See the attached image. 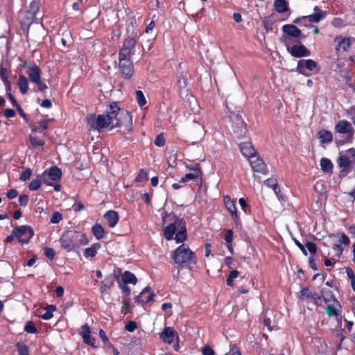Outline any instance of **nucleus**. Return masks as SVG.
<instances>
[{
  "label": "nucleus",
  "instance_id": "obj_1",
  "mask_svg": "<svg viewBox=\"0 0 355 355\" xmlns=\"http://www.w3.org/2000/svg\"><path fill=\"white\" fill-rule=\"evenodd\" d=\"M163 225L169 223L164 229V235L166 240L174 239L176 243L184 242L187 238L186 224L183 219L172 214H162Z\"/></svg>",
  "mask_w": 355,
  "mask_h": 355
},
{
  "label": "nucleus",
  "instance_id": "obj_2",
  "mask_svg": "<svg viewBox=\"0 0 355 355\" xmlns=\"http://www.w3.org/2000/svg\"><path fill=\"white\" fill-rule=\"evenodd\" d=\"M136 40L133 37H128L123 42L119 52V66L120 71L125 78H130L134 73L133 63L130 60L134 54Z\"/></svg>",
  "mask_w": 355,
  "mask_h": 355
},
{
  "label": "nucleus",
  "instance_id": "obj_3",
  "mask_svg": "<svg viewBox=\"0 0 355 355\" xmlns=\"http://www.w3.org/2000/svg\"><path fill=\"white\" fill-rule=\"evenodd\" d=\"M171 258L181 268L191 269L196 263V257L187 244H182L172 252Z\"/></svg>",
  "mask_w": 355,
  "mask_h": 355
},
{
  "label": "nucleus",
  "instance_id": "obj_4",
  "mask_svg": "<svg viewBox=\"0 0 355 355\" xmlns=\"http://www.w3.org/2000/svg\"><path fill=\"white\" fill-rule=\"evenodd\" d=\"M78 236L79 232L67 231L61 236L59 241L62 248L70 252L78 248Z\"/></svg>",
  "mask_w": 355,
  "mask_h": 355
},
{
  "label": "nucleus",
  "instance_id": "obj_5",
  "mask_svg": "<svg viewBox=\"0 0 355 355\" xmlns=\"http://www.w3.org/2000/svg\"><path fill=\"white\" fill-rule=\"evenodd\" d=\"M284 35L282 40L286 46L292 44L294 42H298L301 35V31L295 25L286 24L282 26Z\"/></svg>",
  "mask_w": 355,
  "mask_h": 355
},
{
  "label": "nucleus",
  "instance_id": "obj_6",
  "mask_svg": "<svg viewBox=\"0 0 355 355\" xmlns=\"http://www.w3.org/2000/svg\"><path fill=\"white\" fill-rule=\"evenodd\" d=\"M313 10L314 12L313 14L297 18L294 20L293 22L295 24H303L306 26H308L306 24L307 22L318 23L324 18L326 13L321 10L318 6H315Z\"/></svg>",
  "mask_w": 355,
  "mask_h": 355
},
{
  "label": "nucleus",
  "instance_id": "obj_7",
  "mask_svg": "<svg viewBox=\"0 0 355 355\" xmlns=\"http://www.w3.org/2000/svg\"><path fill=\"white\" fill-rule=\"evenodd\" d=\"M336 43V51L338 55H340L344 52L355 49V38L336 36L334 40Z\"/></svg>",
  "mask_w": 355,
  "mask_h": 355
},
{
  "label": "nucleus",
  "instance_id": "obj_8",
  "mask_svg": "<svg viewBox=\"0 0 355 355\" xmlns=\"http://www.w3.org/2000/svg\"><path fill=\"white\" fill-rule=\"evenodd\" d=\"M13 235L21 243H28L33 235V229L27 225H21L12 230Z\"/></svg>",
  "mask_w": 355,
  "mask_h": 355
},
{
  "label": "nucleus",
  "instance_id": "obj_9",
  "mask_svg": "<svg viewBox=\"0 0 355 355\" xmlns=\"http://www.w3.org/2000/svg\"><path fill=\"white\" fill-rule=\"evenodd\" d=\"M296 70L305 76H309V72H317L319 69L317 63L311 59L300 60L298 61Z\"/></svg>",
  "mask_w": 355,
  "mask_h": 355
},
{
  "label": "nucleus",
  "instance_id": "obj_10",
  "mask_svg": "<svg viewBox=\"0 0 355 355\" xmlns=\"http://www.w3.org/2000/svg\"><path fill=\"white\" fill-rule=\"evenodd\" d=\"M126 113L121 110L117 105L114 103L110 105L107 114L105 115L110 121L112 127L118 126L121 122V116Z\"/></svg>",
  "mask_w": 355,
  "mask_h": 355
},
{
  "label": "nucleus",
  "instance_id": "obj_11",
  "mask_svg": "<svg viewBox=\"0 0 355 355\" xmlns=\"http://www.w3.org/2000/svg\"><path fill=\"white\" fill-rule=\"evenodd\" d=\"M341 305L336 299L333 300V302L328 304L325 309L326 313L329 317L335 316L337 321V326L339 329L342 327V315L340 311Z\"/></svg>",
  "mask_w": 355,
  "mask_h": 355
},
{
  "label": "nucleus",
  "instance_id": "obj_12",
  "mask_svg": "<svg viewBox=\"0 0 355 355\" xmlns=\"http://www.w3.org/2000/svg\"><path fill=\"white\" fill-rule=\"evenodd\" d=\"M335 132L344 135L346 139L350 141L353 137L354 130L349 121L341 120L335 125Z\"/></svg>",
  "mask_w": 355,
  "mask_h": 355
},
{
  "label": "nucleus",
  "instance_id": "obj_13",
  "mask_svg": "<svg viewBox=\"0 0 355 355\" xmlns=\"http://www.w3.org/2000/svg\"><path fill=\"white\" fill-rule=\"evenodd\" d=\"M288 51L294 57L300 58L310 55V51L302 44L286 46Z\"/></svg>",
  "mask_w": 355,
  "mask_h": 355
},
{
  "label": "nucleus",
  "instance_id": "obj_14",
  "mask_svg": "<svg viewBox=\"0 0 355 355\" xmlns=\"http://www.w3.org/2000/svg\"><path fill=\"white\" fill-rule=\"evenodd\" d=\"M250 165L253 170L256 172H259L263 174L267 173V167L263 160L260 158L258 155H254L249 160Z\"/></svg>",
  "mask_w": 355,
  "mask_h": 355
},
{
  "label": "nucleus",
  "instance_id": "obj_15",
  "mask_svg": "<svg viewBox=\"0 0 355 355\" xmlns=\"http://www.w3.org/2000/svg\"><path fill=\"white\" fill-rule=\"evenodd\" d=\"M160 338L164 343L171 344L175 338L178 339V335L173 328L165 327L160 334Z\"/></svg>",
  "mask_w": 355,
  "mask_h": 355
},
{
  "label": "nucleus",
  "instance_id": "obj_16",
  "mask_svg": "<svg viewBox=\"0 0 355 355\" xmlns=\"http://www.w3.org/2000/svg\"><path fill=\"white\" fill-rule=\"evenodd\" d=\"M26 73L32 83H40V80H41V71L37 65L34 64L28 67Z\"/></svg>",
  "mask_w": 355,
  "mask_h": 355
},
{
  "label": "nucleus",
  "instance_id": "obj_17",
  "mask_svg": "<svg viewBox=\"0 0 355 355\" xmlns=\"http://www.w3.org/2000/svg\"><path fill=\"white\" fill-rule=\"evenodd\" d=\"M224 204L226 209L231 214L232 218L235 221H237L239 219V216L237 214V209L235 202L230 198V196H226L224 197Z\"/></svg>",
  "mask_w": 355,
  "mask_h": 355
},
{
  "label": "nucleus",
  "instance_id": "obj_18",
  "mask_svg": "<svg viewBox=\"0 0 355 355\" xmlns=\"http://www.w3.org/2000/svg\"><path fill=\"white\" fill-rule=\"evenodd\" d=\"M234 119H236V123L234 127V132L237 137H242L245 135L246 132V125L244 121L239 116L238 114L234 115L233 119L231 117V120Z\"/></svg>",
  "mask_w": 355,
  "mask_h": 355
},
{
  "label": "nucleus",
  "instance_id": "obj_19",
  "mask_svg": "<svg viewBox=\"0 0 355 355\" xmlns=\"http://www.w3.org/2000/svg\"><path fill=\"white\" fill-rule=\"evenodd\" d=\"M240 150L245 157H248V160H250L252 157H254V155H257L253 146L249 142L241 143L240 144Z\"/></svg>",
  "mask_w": 355,
  "mask_h": 355
},
{
  "label": "nucleus",
  "instance_id": "obj_20",
  "mask_svg": "<svg viewBox=\"0 0 355 355\" xmlns=\"http://www.w3.org/2000/svg\"><path fill=\"white\" fill-rule=\"evenodd\" d=\"M104 218L107 220L110 227L113 228L117 224L119 217L116 211L110 210L104 214Z\"/></svg>",
  "mask_w": 355,
  "mask_h": 355
},
{
  "label": "nucleus",
  "instance_id": "obj_21",
  "mask_svg": "<svg viewBox=\"0 0 355 355\" xmlns=\"http://www.w3.org/2000/svg\"><path fill=\"white\" fill-rule=\"evenodd\" d=\"M155 295L151 293L150 290L148 288H144L141 293L137 297V301L141 303L146 304L150 301Z\"/></svg>",
  "mask_w": 355,
  "mask_h": 355
},
{
  "label": "nucleus",
  "instance_id": "obj_22",
  "mask_svg": "<svg viewBox=\"0 0 355 355\" xmlns=\"http://www.w3.org/2000/svg\"><path fill=\"white\" fill-rule=\"evenodd\" d=\"M82 336L84 342L91 346H94L95 338L90 335V329L87 325H84L82 328Z\"/></svg>",
  "mask_w": 355,
  "mask_h": 355
},
{
  "label": "nucleus",
  "instance_id": "obj_23",
  "mask_svg": "<svg viewBox=\"0 0 355 355\" xmlns=\"http://www.w3.org/2000/svg\"><path fill=\"white\" fill-rule=\"evenodd\" d=\"M318 139L322 144H329L332 141V134L330 131L322 130L318 133Z\"/></svg>",
  "mask_w": 355,
  "mask_h": 355
},
{
  "label": "nucleus",
  "instance_id": "obj_24",
  "mask_svg": "<svg viewBox=\"0 0 355 355\" xmlns=\"http://www.w3.org/2000/svg\"><path fill=\"white\" fill-rule=\"evenodd\" d=\"M18 87H19L20 92L22 94H27V92L28 91V81L27 78L25 76L20 75L19 76Z\"/></svg>",
  "mask_w": 355,
  "mask_h": 355
},
{
  "label": "nucleus",
  "instance_id": "obj_25",
  "mask_svg": "<svg viewBox=\"0 0 355 355\" xmlns=\"http://www.w3.org/2000/svg\"><path fill=\"white\" fill-rule=\"evenodd\" d=\"M87 127L89 130H98V116L94 114H89L86 117Z\"/></svg>",
  "mask_w": 355,
  "mask_h": 355
},
{
  "label": "nucleus",
  "instance_id": "obj_26",
  "mask_svg": "<svg viewBox=\"0 0 355 355\" xmlns=\"http://www.w3.org/2000/svg\"><path fill=\"white\" fill-rule=\"evenodd\" d=\"M35 14L29 12L28 10L24 13V16L21 18V24L24 26H29L31 24L35 21Z\"/></svg>",
  "mask_w": 355,
  "mask_h": 355
},
{
  "label": "nucleus",
  "instance_id": "obj_27",
  "mask_svg": "<svg viewBox=\"0 0 355 355\" xmlns=\"http://www.w3.org/2000/svg\"><path fill=\"white\" fill-rule=\"evenodd\" d=\"M29 141L33 147L38 149L39 150H40L44 145V141L43 139L33 134L29 136Z\"/></svg>",
  "mask_w": 355,
  "mask_h": 355
},
{
  "label": "nucleus",
  "instance_id": "obj_28",
  "mask_svg": "<svg viewBox=\"0 0 355 355\" xmlns=\"http://www.w3.org/2000/svg\"><path fill=\"white\" fill-rule=\"evenodd\" d=\"M274 7L277 12L283 13L288 10V3L285 0H275Z\"/></svg>",
  "mask_w": 355,
  "mask_h": 355
},
{
  "label": "nucleus",
  "instance_id": "obj_29",
  "mask_svg": "<svg viewBox=\"0 0 355 355\" xmlns=\"http://www.w3.org/2000/svg\"><path fill=\"white\" fill-rule=\"evenodd\" d=\"M122 282L125 284H132L135 285L137 282V279L132 272L125 271L122 275Z\"/></svg>",
  "mask_w": 355,
  "mask_h": 355
},
{
  "label": "nucleus",
  "instance_id": "obj_30",
  "mask_svg": "<svg viewBox=\"0 0 355 355\" xmlns=\"http://www.w3.org/2000/svg\"><path fill=\"white\" fill-rule=\"evenodd\" d=\"M92 231L97 240H100L103 238L105 231L101 225L98 223L94 224L92 227Z\"/></svg>",
  "mask_w": 355,
  "mask_h": 355
},
{
  "label": "nucleus",
  "instance_id": "obj_31",
  "mask_svg": "<svg viewBox=\"0 0 355 355\" xmlns=\"http://www.w3.org/2000/svg\"><path fill=\"white\" fill-rule=\"evenodd\" d=\"M101 248V244L96 243L91 247L85 249L84 254L86 257L93 258L96 256L97 251Z\"/></svg>",
  "mask_w": 355,
  "mask_h": 355
},
{
  "label": "nucleus",
  "instance_id": "obj_32",
  "mask_svg": "<svg viewBox=\"0 0 355 355\" xmlns=\"http://www.w3.org/2000/svg\"><path fill=\"white\" fill-rule=\"evenodd\" d=\"M320 167L321 169L326 173H332L333 171V164L331 160L327 158H322L320 159Z\"/></svg>",
  "mask_w": 355,
  "mask_h": 355
},
{
  "label": "nucleus",
  "instance_id": "obj_33",
  "mask_svg": "<svg viewBox=\"0 0 355 355\" xmlns=\"http://www.w3.org/2000/svg\"><path fill=\"white\" fill-rule=\"evenodd\" d=\"M200 172L198 170H193L191 173H187L182 177L180 180V183L184 184L189 180H195L198 178Z\"/></svg>",
  "mask_w": 355,
  "mask_h": 355
},
{
  "label": "nucleus",
  "instance_id": "obj_34",
  "mask_svg": "<svg viewBox=\"0 0 355 355\" xmlns=\"http://www.w3.org/2000/svg\"><path fill=\"white\" fill-rule=\"evenodd\" d=\"M352 162H353L352 159H349V157L345 154L340 155L338 159V164L339 166L343 168H348Z\"/></svg>",
  "mask_w": 355,
  "mask_h": 355
},
{
  "label": "nucleus",
  "instance_id": "obj_35",
  "mask_svg": "<svg viewBox=\"0 0 355 355\" xmlns=\"http://www.w3.org/2000/svg\"><path fill=\"white\" fill-rule=\"evenodd\" d=\"M264 184L268 186V187H270L272 189L275 194L278 195L280 190L277 185V181L275 178H269L264 181Z\"/></svg>",
  "mask_w": 355,
  "mask_h": 355
},
{
  "label": "nucleus",
  "instance_id": "obj_36",
  "mask_svg": "<svg viewBox=\"0 0 355 355\" xmlns=\"http://www.w3.org/2000/svg\"><path fill=\"white\" fill-rule=\"evenodd\" d=\"M110 119L104 114L98 116V127L99 128H105L111 125Z\"/></svg>",
  "mask_w": 355,
  "mask_h": 355
},
{
  "label": "nucleus",
  "instance_id": "obj_37",
  "mask_svg": "<svg viewBox=\"0 0 355 355\" xmlns=\"http://www.w3.org/2000/svg\"><path fill=\"white\" fill-rule=\"evenodd\" d=\"M48 175L52 180L56 181L61 177V171L56 166L52 167L50 168Z\"/></svg>",
  "mask_w": 355,
  "mask_h": 355
},
{
  "label": "nucleus",
  "instance_id": "obj_38",
  "mask_svg": "<svg viewBox=\"0 0 355 355\" xmlns=\"http://www.w3.org/2000/svg\"><path fill=\"white\" fill-rule=\"evenodd\" d=\"M40 1L41 0H32L28 6V10L36 15L40 9Z\"/></svg>",
  "mask_w": 355,
  "mask_h": 355
},
{
  "label": "nucleus",
  "instance_id": "obj_39",
  "mask_svg": "<svg viewBox=\"0 0 355 355\" xmlns=\"http://www.w3.org/2000/svg\"><path fill=\"white\" fill-rule=\"evenodd\" d=\"M136 95V100L138 103V105L140 107L144 106L146 103V98L143 94V92L141 90H137L135 92Z\"/></svg>",
  "mask_w": 355,
  "mask_h": 355
},
{
  "label": "nucleus",
  "instance_id": "obj_40",
  "mask_svg": "<svg viewBox=\"0 0 355 355\" xmlns=\"http://www.w3.org/2000/svg\"><path fill=\"white\" fill-rule=\"evenodd\" d=\"M55 310V306L53 305L47 306L46 312L42 315V318L44 320H49L53 317V312Z\"/></svg>",
  "mask_w": 355,
  "mask_h": 355
},
{
  "label": "nucleus",
  "instance_id": "obj_41",
  "mask_svg": "<svg viewBox=\"0 0 355 355\" xmlns=\"http://www.w3.org/2000/svg\"><path fill=\"white\" fill-rule=\"evenodd\" d=\"M233 239V232L231 230H229L227 231L225 235V240L227 243V248L230 250L231 252H232L233 248L232 246V241Z\"/></svg>",
  "mask_w": 355,
  "mask_h": 355
},
{
  "label": "nucleus",
  "instance_id": "obj_42",
  "mask_svg": "<svg viewBox=\"0 0 355 355\" xmlns=\"http://www.w3.org/2000/svg\"><path fill=\"white\" fill-rule=\"evenodd\" d=\"M38 124H39V128H33L32 132H38L40 133H43L42 131L40 130V128H42L43 130L47 129L48 125H49V121L48 120H42L38 122Z\"/></svg>",
  "mask_w": 355,
  "mask_h": 355
},
{
  "label": "nucleus",
  "instance_id": "obj_43",
  "mask_svg": "<svg viewBox=\"0 0 355 355\" xmlns=\"http://www.w3.org/2000/svg\"><path fill=\"white\" fill-rule=\"evenodd\" d=\"M24 330L29 334H35L37 332V329L31 321L26 322Z\"/></svg>",
  "mask_w": 355,
  "mask_h": 355
},
{
  "label": "nucleus",
  "instance_id": "obj_44",
  "mask_svg": "<svg viewBox=\"0 0 355 355\" xmlns=\"http://www.w3.org/2000/svg\"><path fill=\"white\" fill-rule=\"evenodd\" d=\"M17 347L19 355H28V349L26 345L23 343H17Z\"/></svg>",
  "mask_w": 355,
  "mask_h": 355
},
{
  "label": "nucleus",
  "instance_id": "obj_45",
  "mask_svg": "<svg viewBox=\"0 0 355 355\" xmlns=\"http://www.w3.org/2000/svg\"><path fill=\"white\" fill-rule=\"evenodd\" d=\"M41 186V181L39 179L33 180L28 186V188L31 191H35L38 189Z\"/></svg>",
  "mask_w": 355,
  "mask_h": 355
},
{
  "label": "nucleus",
  "instance_id": "obj_46",
  "mask_svg": "<svg viewBox=\"0 0 355 355\" xmlns=\"http://www.w3.org/2000/svg\"><path fill=\"white\" fill-rule=\"evenodd\" d=\"M339 239H338V243L343 245H348L350 243L349 239L348 236L345 234L344 233H342L340 234H338Z\"/></svg>",
  "mask_w": 355,
  "mask_h": 355
},
{
  "label": "nucleus",
  "instance_id": "obj_47",
  "mask_svg": "<svg viewBox=\"0 0 355 355\" xmlns=\"http://www.w3.org/2000/svg\"><path fill=\"white\" fill-rule=\"evenodd\" d=\"M148 180V174L144 170H140L139 172V174L137 175L136 178L137 182H144Z\"/></svg>",
  "mask_w": 355,
  "mask_h": 355
},
{
  "label": "nucleus",
  "instance_id": "obj_48",
  "mask_svg": "<svg viewBox=\"0 0 355 355\" xmlns=\"http://www.w3.org/2000/svg\"><path fill=\"white\" fill-rule=\"evenodd\" d=\"M333 249L335 250L336 252V254L335 255L340 258V256L342 255L343 254V248L342 246V245H340V243H334L333 245Z\"/></svg>",
  "mask_w": 355,
  "mask_h": 355
},
{
  "label": "nucleus",
  "instance_id": "obj_49",
  "mask_svg": "<svg viewBox=\"0 0 355 355\" xmlns=\"http://www.w3.org/2000/svg\"><path fill=\"white\" fill-rule=\"evenodd\" d=\"M62 215L59 212L56 211L53 214L50 221L53 224H56L58 223L62 220Z\"/></svg>",
  "mask_w": 355,
  "mask_h": 355
},
{
  "label": "nucleus",
  "instance_id": "obj_50",
  "mask_svg": "<svg viewBox=\"0 0 355 355\" xmlns=\"http://www.w3.org/2000/svg\"><path fill=\"white\" fill-rule=\"evenodd\" d=\"M88 242V239L86 238L85 235L79 233V236L78 239V248H79L80 245H87Z\"/></svg>",
  "mask_w": 355,
  "mask_h": 355
},
{
  "label": "nucleus",
  "instance_id": "obj_51",
  "mask_svg": "<svg viewBox=\"0 0 355 355\" xmlns=\"http://www.w3.org/2000/svg\"><path fill=\"white\" fill-rule=\"evenodd\" d=\"M347 114L355 125V106L349 108L347 110Z\"/></svg>",
  "mask_w": 355,
  "mask_h": 355
},
{
  "label": "nucleus",
  "instance_id": "obj_52",
  "mask_svg": "<svg viewBox=\"0 0 355 355\" xmlns=\"http://www.w3.org/2000/svg\"><path fill=\"white\" fill-rule=\"evenodd\" d=\"M137 327L135 322L130 321L125 324V329L129 332H133L137 329Z\"/></svg>",
  "mask_w": 355,
  "mask_h": 355
},
{
  "label": "nucleus",
  "instance_id": "obj_53",
  "mask_svg": "<svg viewBox=\"0 0 355 355\" xmlns=\"http://www.w3.org/2000/svg\"><path fill=\"white\" fill-rule=\"evenodd\" d=\"M164 144H165V139H164L163 135H157L155 140V144L157 146L162 147L164 145Z\"/></svg>",
  "mask_w": 355,
  "mask_h": 355
},
{
  "label": "nucleus",
  "instance_id": "obj_54",
  "mask_svg": "<svg viewBox=\"0 0 355 355\" xmlns=\"http://www.w3.org/2000/svg\"><path fill=\"white\" fill-rule=\"evenodd\" d=\"M112 285V282L109 281L108 279H105L102 282V285L100 288L101 292L104 293L106 291L107 289H108Z\"/></svg>",
  "mask_w": 355,
  "mask_h": 355
},
{
  "label": "nucleus",
  "instance_id": "obj_55",
  "mask_svg": "<svg viewBox=\"0 0 355 355\" xmlns=\"http://www.w3.org/2000/svg\"><path fill=\"white\" fill-rule=\"evenodd\" d=\"M32 171L30 168L26 169L20 175V180L26 181L29 179L31 175Z\"/></svg>",
  "mask_w": 355,
  "mask_h": 355
},
{
  "label": "nucleus",
  "instance_id": "obj_56",
  "mask_svg": "<svg viewBox=\"0 0 355 355\" xmlns=\"http://www.w3.org/2000/svg\"><path fill=\"white\" fill-rule=\"evenodd\" d=\"M300 297L301 299L308 298L311 296V293L307 288H304L300 291Z\"/></svg>",
  "mask_w": 355,
  "mask_h": 355
},
{
  "label": "nucleus",
  "instance_id": "obj_57",
  "mask_svg": "<svg viewBox=\"0 0 355 355\" xmlns=\"http://www.w3.org/2000/svg\"><path fill=\"white\" fill-rule=\"evenodd\" d=\"M44 254L49 259H53L55 257V251L53 249L49 248H46L44 249Z\"/></svg>",
  "mask_w": 355,
  "mask_h": 355
},
{
  "label": "nucleus",
  "instance_id": "obj_58",
  "mask_svg": "<svg viewBox=\"0 0 355 355\" xmlns=\"http://www.w3.org/2000/svg\"><path fill=\"white\" fill-rule=\"evenodd\" d=\"M306 248H307L308 250L309 251V252L312 254H315L317 252L316 245L315 243H313L312 242H308L306 243Z\"/></svg>",
  "mask_w": 355,
  "mask_h": 355
},
{
  "label": "nucleus",
  "instance_id": "obj_59",
  "mask_svg": "<svg viewBox=\"0 0 355 355\" xmlns=\"http://www.w3.org/2000/svg\"><path fill=\"white\" fill-rule=\"evenodd\" d=\"M345 155L348 156L349 157V159H352L353 162H355V149L354 148H349V150H346L344 153Z\"/></svg>",
  "mask_w": 355,
  "mask_h": 355
},
{
  "label": "nucleus",
  "instance_id": "obj_60",
  "mask_svg": "<svg viewBox=\"0 0 355 355\" xmlns=\"http://www.w3.org/2000/svg\"><path fill=\"white\" fill-rule=\"evenodd\" d=\"M203 355H214V351L209 346H205L202 350Z\"/></svg>",
  "mask_w": 355,
  "mask_h": 355
},
{
  "label": "nucleus",
  "instance_id": "obj_61",
  "mask_svg": "<svg viewBox=\"0 0 355 355\" xmlns=\"http://www.w3.org/2000/svg\"><path fill=\"white\" fill-rule=\"evenodd\" d=\"M263 27H264L265 30L266 31V32H269V31L272 32L273 31L272 24L269 22V21L268 19H265L263 21Z\"/></svg>",
  "mask_w": 355,
  "mask_h": 355
},
{
  "label": "nucleus",
  "instance_id": "obj_62",
  "mask_svg": "<svg viewBox=\"0 0 355 355\" xmlns=\"http://www.w3.org/2000/svg\"><path fill=\"white\" fill-rule=\"evenodd\" d=\"M28 201V197L26 195H21L19 198V202L21 206H26Z\"/></svg>",
  "mask_w": 355,
  "mask_h": 355
},
{
  "label": "nucleus",
  "instance_id": "obj_63",
  "mask_svg": "<svg viewBox=\"0 0 355 355\" xmlns=\"http://www.w3.org/2000/svg\"><path fill=\"white\" fill-rule=\"evenodd\" d=\"M84 205L80 202H75L72 206V208L75 211H80L84 209Z\"/></svg>",
  "mask_w": 355,
  "mask_h": 355
},
{
  "label": "nucleus",
  "instance_id": "obj_64",
  "mask_svg": "<svg viewBox=\"0 0 355 355\" xmlns=\"http://www.w3.org/2000/svg\"><path fill=\"white\" fill-rule=\"evenodd\" d=\"M4 115L6 118H11L15 115V112L12 109H6L4 111Z\"/></svg>",
  "mask_w": 355,
  "mask_h": 355
}]
</instances>
